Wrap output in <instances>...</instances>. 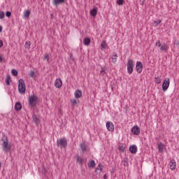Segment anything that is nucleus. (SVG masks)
Segmentation results:
<instances>
[{
    "label": "nucleus",
    "mask_w": 179,
    "mask_h": 179,
    "mask_svg": "<svg viewBox=\"0 0 179 179\" xmlns=\"http://www.w3.org/2000/svg\"><path fill=\"white\" fill-rule=\"evenodd\" d=\"M38 101V99L36 95H31L28 98L29 107L31 108H36L37 106V103Z\"/></svg>",
    "instance_id": "nucleus-1"
},
{
    "label": "nucleus",
    "mask_w": 179,
    "mask_h": 179,
    "mask_svg": "<svg viewBox=\"0 0 179 179\" xmlns=\"http://www.w3.org/2000/svg\"><path fill=\"white\" fill-rule=\"evenodd\" d=\"M18 92L20 94L26 93V83L23 79H20L18 81Z\"/></svg>",
    "instance_id": "nucleus-2"
},
{
    "label": "nucleus",
    "mask_w": 179,
    "mask_h": 179,
    "mask_svg": "<svg viewBox=\"0 0 179 179\" xmlns=\"http://www.w3.org/2000/svg\"><path fill=\"white\" fill-rule=\"evenodd\" d=\"M134 68H135V62L132 59H129L127 62V73L131 75L134 72Z\"/></svg>",
    "instance_id": "nucleus-3"
},
{
    "label": "nucleus",
    "mask_w": 179,
    "mask_h": 179,
    "mask_svg": "<svg viewBox=\"0 0 179 179\" xmlns=\"http://www.w3.org/2000/svg\"><path fill=\"white\" fill-rule=\"evenodd\" d=\"M1 141H3L2 147L3 152H9L10 150L11 146L9 144V141H8V137L6 136L5 138H2Z\"/></svg>",
    "instance_id": "nucleus-4"
},
{
    "label": "nucleus",
    "mask_w": 179,
    "mask_h": 179,
    "mask_svg": "<svg viewBox=\"0 0 179 179\" xmlns=\"http://www.w3.org/2000/svg\"><path fill=\"white\" fill-rule=\"evenodd\" d=\"M57 143L59 148H66V145H68V141H66V138H59V140H57Z\"/></svg>",
    "instance_id": "nucleus-5"
},
{
    "label": "nucleus",
    "mask_w": 179,
    "mask_h": 179,
    "mask_svg": "<svg viewBox=\"0 0 179 179\" xmlns=\"http://www.w3.org/2000/svg\"><path fill=\"white\" fill-rule=\"evenodd\" d=\"M170 86V78H165L164 80V82L162 83V90L163 92H167V90L169 89Z\"/></svg>",
    "instance_id": "nucleus-6"
},
{
    "label": "nucleus",
    "mask_w": 179,
    "mask_h": 179,
    "mask_svg": "<svg viewBox=\"0 0 179 179\" xmlns=\"http://www.w3.org/2000/svg\"><path fill=\"white\" fill-rule=\"evenodd\" d=\"M136 69L138 72V73H142V71H143V64L138 61L136 64Z\"/></svg>",
    "instance_id": "nucleus-7"
},
{
    "label": "nucleus",
    "mask_w": 179,
    "mask_h": 179,
    "mask_svg": "<svg viewBox=\"0 0 179 179\" xmlns=\"http://www.w3.org/2000/svg\"><path fill=\"white\" fill-rule=\"evenodd\" d=\"M106 125L109 132H114V124L112 122H107Z\"/></svg>",
    "instance_id": "nucleus-8"
},
{
    "label": "nucleus",
    "mask_w": 179,
    "mask_h": 179,
    "mask_svg": "<svg viewBox=\"0 0 179 179\" xmlns=\"http://www.w3.org/2000/svg\"><path fill=\"white\" fill-rule=\"evenodd\" d=\"M131 132L134 135H139V134H141V128H139L138 125H136L132 127Z\"/></svg>",
    "instance_id": "nucleus-9"
},
{
    "label": "nucleus",
    "mask_w": 179,
    "mask_h": 179,
    "mask_svg": "<svg viewBox=\"0 0 179 179\" xmlns=\"http://www.w3.org/2000/svg\"><path fill=\"white\" fill-rule=\"evenodd\" d=\"M157 149L160 153H163L166 150V145L162 143L157 144Z\"/></svg>",
    "instance_id": "nucleus-10"
},
{
    "label": "nucleus",
    "mask_w": 179,
    "mask_h": 179,
    "mask_svg": "<svg viewBox=\"0 0 179 179\" xmlns=\"http://www.w3.org/2000/svg\"><path fill=\"white\" fill-rule=\"evenodd\" d=\"M129 150L132 155H136V152H138V147L135 145H132L129 147Z\"/></svg>",
    "instance_id": "nucleus-11"
},
{
    "label": "nucleus",
    "mask_w": 179,
    "mask_h": 179,
    "mask_svg": "<svg viewBox=\"0 0 179 179\" xmlns=\"http://www.w3.org/2000/svg\"><path fill=\"white\" fill-rule=\"evenodd\" d=\"M55 86L57 87V89H60V87L62 86V80L61 78H57L55 80Z\"/></svg>",
    "instance_id": "nucleus-12"
},
{
    "label": "nucleus",
    "mask_w": 179,
    "mask_h": 179,
    "mask_svg": "<svg viewBox=\"0 0 179 179\" xmlns=\"http://www.w3.org/2000/svg\"><path fill=\"white\" fill-rule=\"evenodd\" d=\"M177 167V162L174 159H171L169 162V168L171 170H176Z\"/></svg>",
    "instance_id": "nucleus-13"
},
{
    "label": "nucleus",
    "mask_w": 179,
    "mask_h": 179,
    "mask_svg": "<svg viewBox=\"0 0 179 179\" xmlns=\"http://www.w3.org/2000/svg\"><path fill=\"white\" fill-rule=\"evenodd\" d=\"M160 51L167 52V51H169V45L166 43H163L162 45H161Z\"/></svg>",
    "instance_id": "nucleus-14"
},
{
    "label": "nucleus",
    "mask_w": 179,
    "mask_h": 179,
    "mask_svg": "<svg viewBox=\"0 0 179 179\" xmlns=\"http://www.w3.org/2000/svg\"><path fill=\"white\" fill-rule=\"evenodd\" d=\"M76 157L77 163L81 166L83 165V163H85V159H83L82 157H80L79 155H76Z\"/></svg>",
    "instance_id": "nucleus-15"
},
{
    "label": "nucleus",
    "mask_w": 179,
    "mask_h": 179,
    "mask_svg": "<svg viewBox=\"0 0 179 179\" xmlns=\"http://www.w3.org/2000/svg\"><path fill=\"white\" fill-rule=\"evenodd\" d=\"M103 165L101 164H99L95 169V172L96 174H100L101 171H103Z\"/></svg>",
    "instance_id": "nucleus-16"
},
{
    "label": "nucleus",
    "mask_w": 179,
    "mask_h": 179,
    "mask_svg": "<svg viewBox=\"0 0 179 179\" xmlns=\"http://www.w3.org/2000/svg\"><path fill=\"white\" fill-rule=\"evenodd\" d=\"M65 3V0H52V3L55 6H58V5H61Z\"/></svg>",
    "instance_id": "nucleus-17"
},
{
    "label": "nucleus",
    "mask_w": 179,
    "mask_h": 179,
    "mask_svg": "<svg viewBox=\"0 0 179 179\" xmlns=\"http://www.w3.org/2000/svg\"><path fill=\"white\" fill-rule=\"evenodd\" d=\"M74 96L76 99H80L82 97V91L76 90L74 92Z\"/></svg>",
    "instance_id": "nucleus-18"
},
{
    "label": "nucleus",
    "mask_w": 179,
    "mask_h": 179,
    "mask_svg": "<svg viewBox=\"0 0 179 179\" xmlns=\"http://www.w3.org/2000/svg\"><path fill=\"white\" fill-rule=\"evenodd\" d=\"M89 169H94L96 167V162L94 160H91L88 162Z\"/></svg>",
    "instance_id": "nucleus-19"
},
{
    "label": "nucleus",
    "mask_w": 179,
    "mask_h": 179,
    "mask_svg": "<svg viewBox=\"0 0 179 179\" xmlns=\"http://www.w3.org/2000/svg\"><path fill=\"white\" fill-rule=\"evenodd\" d=\"M15 111H20L22 110V103L20 102H17L15 105Z\"/></svg>",
    "instance_id": "nucleus-20"
},
{
    "label": "nucleus",
    "mask_w": 179,
    "mask_h": 179,
    "mask_svg": "<svg viewBox=\"0 0 179 179\" xmlns=\"http://www.w3.org/2000/svg\"><path fill=\"white\" fill-rule=\"evenodd\" d=\"M91 16L94 17L97 15V8H94L90 11Z\"/></svg>",
    "instance_id": "nucleus-21"
},
{
    "label": "nucleus",
    "mask_w": 179,
    "mask_h": 179,
    "mask_svg": "<svg viewBox=\"0 0 179 179\" xmlns=\"http://www.w3.org/2000/svg\"><path fill=\"white\" fill-rule=\"evenodd\" d=\"M29 16H30V10H24V14H23V18L27 19V17H29Z\"/></svg>",
    "instance_id": "nucleus-22"
},
{
    "label": "nucleus",
    "mask_w": 179,
    "mask_h": 179,
    "mask_svg": "<svg viewBox=\"0 0 179 179\" xmlns=\"http://www.w3.org/2000/svg\"><path fill=\"white\" fill-rule=\"evenodd\" d=\"M32 120H33L34 122H35V124H36V125H38V124H40V120H38V119L37 118V116H36V115H34L32 116Z\"/></svg>",
    "instance_id": "nucleus-23"
},
{
    "label": "nucleus",
    "mask_w": 179,
    "mask_h": 179,
    "mask_svg": "<svg viewBox=\"0 0 179 179\" xmlns=\"http://www.w3.org/2000/svg\"><path fill=\"white\" fill-rule=\"evenodd\" d=\"M99 75H101V76H104V75H106V66H102L101 68Z\"/></svg>",
    "instance_id": "nucleus-24"
},
{
    "label": "nucleus",
    "mask_w": 179,
    "mask_h": 179,
    "mask_svg": "<svg viewBox=\"0 0 179 179\" xmlns=\"http://www.w3.org/2000/svg\"><path fill=\"white\" fill-rule=\"evenodd\" d=\"M83 43L85 45H89V44H90V38H85L83 40Z\"/></svg>",
    "instance_id": "nucleus-25"
},
{
    "label": "nucleus",
    "mask_w": 179,
    "mask_h": 179,
    "mask_svg": "<svg viewBox=\"0 0 179 179\" xmlns=\"http://www.w3.org/2000/svg\"><path fill=\"white\" fill-rule=\"evenodd\" d=\"M118 57V55H117V54H113L111 59H112V62L113 64H115V62H117V57Z\"/></svg>",
    "instance_id": "nucleus-26"
},
{
    "label": "nucleus",
    "mask_w": 179,
    "mask_h": 179,
    "mask_svg": "<svg viewBox=\"0 0 179 179\" xmlns=\"http://www.w3.org/2000/svg\"><path fill=\"white\" fill-rule=\"evenodd\" d=\"M155 83H157V85H160V83H162V78L159 76L155 78Z\"/></svg>",
    "instance_id": "nucleus-27"
},
{
    "label": "nucleus",
    "mask_w": 179,
    "mask_h": 179,
    "mask_svg": "<svg viewBox=\"0 0 179 179\" xmlns=\"http://www.w3.org/2000/svg\"><path fill=\"white\" fill-rule=\"evenodd\" d=\"M80 149H81V150H83V152H86V144L81 143L80 145Z\"/></svg>",
    "instance_id": "nucleus-28"
},
{
    "label": "nucleus",
    "mask_w": 179,
    "mask_h": 179,
    "mask_svg": "<svg viewBox=\"0 0 179 179\" xmlns=\"http://www.w3.org/2000/svg\"><path fill=\"white\" fill-rule=\"evenodd\" d=\"M11 73L13 76H17V71L16 69H13Z\"/></svg>",
    "instance_id": "nucleus-29"
},
{
    "label": "nucleus",
    "mask_w": 179,
    "mask_h": 179,
    "mask_svg": "<svg viewBox=\"0 0 179 179\" xmlns=\"http://www.w3.org/2000/svg\"><path fill=\"white\" fill-rule=\"evenodd\" d=\"M162 23V20H158L157 21H154L155 26H159Z\"/></svg>",
    "instance_id": "nucleus-30"
},
{
    "label": "nucleus",
    "mask_w": 179,
    "mask_h": 179,
    "mask_svg": "<svg viewBox=\"0 0 179 179\" xmlns=\"http://www.w3.org/2000/svg\"><path fill=\"white\" fill-rule=\"evenodd\" d=\"M101 47H102V48H104V49L106 50V48H107V47H108L107 43L103 42V43L101 44Z\"/></svg>",
    "instance_id": "nucleus-31"
},
{
    "label": "nucleus",
    "mask_w": 179,
    "mask_h": 179,
    "mask_svg": "<svg viewBox=\"0 0 179 179\" xmlns=\"http://www.w3.org/2000/svg\"><path fill=\"white\" fill-rule=\"evenodd\" d=\"M119 150H120V152H125V146L119 145Z\"/></svg>",
    "instance_id": "nucleus-32"
},
{
    "label": "nucleus",
    "mask_w": 179,
    "mask_h": 179,
    "mask_svg": "<svg viewBox=\"0 0 179 179\" xmlns=\"http://www.w3.org/2000/svg\"><path fill=\"white\" fill-rule=\"evenodd\" d=\"M124 0H117V5H120V6L124 5Z\"/></svg>",
    "instance_id": "nucleus-33"
},
{
    "label": "nucleus",
    "mask_w": 179,
    "mask_h": 179,
    "mask_svg": "<svg viewBox=\"0 0 179 179\" xmlns=\"http://www.w3.org/2000/svg\"><path fill=\"white\" fill-rule=\"evenodd\" d=\"M5 17V13L3 11H0V19H3Z\"/></svg>",
    "instance_id": "nucleus-34"
},
{
    "label": "nucleus",
    "mask_w": 179,
    "mask_h": 179,
    "mask_svg": "<svg viewBox=\"0 0 179 179\" xmlns=\"http://www.w3.org/2000/svg\"><path fill=\"white\" fill-rule=\"evenodd\" d=\"M10 78L9 77H7L6 79V85H7V86H9V85H10V83L9 82Z\"/></svg>",
    "instance_id": "nucleus-35"
},
{
    "label": "nucleus",
    "mask_w": 179,
    "mask_h": 179,
    "mask_svg": "<svg viewBox=\"0 0 179 179\" xmlns=\"http://www.w3.org/2000/svg\"><path fill=\"white\" fill-rule=\"evenodd\" d=\"M71 104H73V106H75V104H77L78 101H76V99H71Z\"/></svg>",
    "instance_id": "nucleus-36"
},
{
    "label": "nucleus",
    "mask_w": 179,
    "mask_h": 179,
    "mask_svg": "<svg viewBox=\"0 0 179 179\" xmlns=\"http://www.w3.org/2000/svg\"><path fill=\"white\" fill-rule=\"evenodd\" d=\"M155 45L157 47H162V43H160V41H157Z\"/></svg>",
    "instance_id": "nucleus-37"
},
{
    "label": "nucleus",
    "mask_w": 179,
    "mask_h": 179,
    "mask_svg": "<svg viewBox=\"0 0 179 179\" xmlns=\"http://www.w3.org/2000/svg\"><path fill=\"white\" fill-rule=\"evenodd\" d=\"M10 15H12V13H10V11H7V12L6 13V16L7 17H10Z\"/></svg>",
    "instance_id": "nucleus-38"
},
{
    "label": "nucleus",
    "mask_w": 179,
    "mask_h": 179,
    "mask_svg": "<svg viewBox=\"0 0 179 179\" xmlns=\"http://www.w3.org/2000/svg\"><path fill=\"white\" fill-rule=\"evenodd\" d=\"M34 75H35L34 71H31L29 73V76H31V78H34Z\"/></svg>",
    "instance_id": "nucleus-39"
},
{
    "label": "nucleus",
    "mask_w": 179,
    "mask_h": 179,
    "mask_svg": "<svg viewBox=\"0 0 179 179\" xmlns=\"http://www.w3.org/2000/svg\"><path fill=\"white\" fill-rule=\"evenodd\" d=\"M43 59H47V61H50V58H48V54L45 55Z\"/></svg>",
    "instance_id": "nucleus-40"
},
{
    "label": "nucleus",
    "mask_w": 179,
    "mask_h": 179,
    "mask_svg": "<svg viewBox=\"0 0 179 179\" xmlns=\"http://www.w3.org/2000/svg\"><path fill=\"white\" fill-rule=\"evenodd\" d=\"M3 42L2 41H0V48L3 47Z\"/></svg>",
    "instance_id": "nucleus-41"
},
{
    "label": "nucleus",
    "mask_w": 179,
    "mask_h": 179,
    "mask_svg": "<svg viewBox=\"0 0 179 179\" xmlns=\"http://www.w3.org/2000/svg\"><path fill=\"white\" fill-rule=\"evenodd\" d=\"M103 178L104 179L108 178V176H107V174L103 175Z\"/></svg>",
    "instance_id": "nucleus-42"
},
{
    "label": "nucleus",
    "mask_w": 179,
    "mask_h": 179,
    "mask_svg": "<svg viewBox=\"0 0 179 179\" xmlns=\"http://www.w3.org/2000/svg\"><path fill=\"white\" fill-rule=\"evenodd\" d=\"M2 57L1 56H0V62H2Z\"/></svg>",
    "instance_id": "nucleus-43"
},
{
    "label": "nucleus",
    "mask_w": 179,
    "mask_h": 179,
    "mask_svg": "<svg viewBox=\"0 0 179 179\" xmlns=\"http://www.w3.org/2000/svg\"><path fill=\"white\" fill-rule=\"evenodd\" d=\"M2 31V27L0 26V33Z\"/></svg>",
    "instance_id": "nucleus-44"
},
{
    "label": "nucleus",
    "mask_w": 179,
    "mask_h": 179,
    "mask_svg": "<svg viewBox=\"0 0 179 179\" xmlns=\"http://www.w3.org/2000/svg\"><path fill=\"white\" fill-rule=\"evenodd\" d=\"M29 47H30V42H29Z\"/></svg>",
    "instance_id": "nucleus-45"
}]
</instances>
